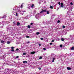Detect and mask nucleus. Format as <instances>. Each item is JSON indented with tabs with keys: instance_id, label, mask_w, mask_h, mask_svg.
<instances>
[{
	"instance_id": "1",
	"label": "nucleus",
	"mask_w": 74,
	"mask_h": 74,
	"mask_svg": "<svg viewBox=\"0 0 74 74\" xmlns=\"http://www.w3.org/2000/svg\"><path fill=\"white\" fill-rule=\"evenodd\" d=\"M47 12V14H49V11H48V10H42L40 12V14H41V13H42V12Z\"/></svg>"
},
{
	"instance_id": "2",
	"label": "nucleus",
	"mask_w": 74,
	"mask_h": 74,
	"mask_svg": "<svg viewBox=\"0 0 74 74\" xmlns=\"http://www.w3.org/2000/svg\"><path fill=\"white\" fill-rule=\"evenodd\" d=\"M38 14H37L35 16V18H36L37 19H40V18L39 17Z\"/></svg>"
},
{
	"instance_id": "3",
	"label": "nucleus",
	"mask_w": 74,
	"mask_h": 74,
	"mask_svg": "<svg viewBox=\"0 0 74 74\" xmlns=\"http://www.w3.org/2000/svg\"><path fill=\"white\" fill-rule=\"evenodd\" d=\"M6 22L5 21H3L2 22V25L4 26L5 25H6V23H5Z\"/></svg>"
},
{
	"instance_id": "4",
	"label": "nucleus",
	"mask_w": 74,
	"mask_h": 74,
	"mask_svg": "<svg viewBox=\"0 0 74 74\" xmlns=\"http://www.w3.org/2000/svg\"><path fill=\"white\" fill-rule=\"evenodd\" d=\"M16 11H17V12H21V11H22V10H20V9H19L18 10V9H16Z\"/></svg>"
},
{
	"instance_id": "5",
	"label": "nucleus",
	"mask_w": 74,
	"mask_h": 74,
	"mask_svg": "<svg viewBox=\"0 0 74 74\" xmlns=\"http://www.w3.org/2000/svg\"><path fill=\"white\" fill-rule=\"evenodd\" d=\"M52 57H53V58H54V57L55 56H56V55H55V54L53 53L52 54Z\"/></svg>"
},
{
	"instance_id": "6",
	"label": "nucleus",
	"mask_w": 74,
	"mask_h": 74,
	"mask_svg": "<svg viewBox=\"0 0 74 74\" xmlns=\"http://www.w3.org/2000/svg\"><path fill=\"white\" fill-rule=\"evenodd\" d=\"M1 43H2L3 44H4V42H5V41H3L2 40H1Z\"/></svg>"
},
{
	"instance_id": "7",
	"label": "nucleus",
	"mask_w": 74,
	"mask_h": 74,
	"mask_svg": "<svg viewBox=\"0 0 74 74\" xmlns=\"http://www.w3.org/2000/svg\"><path fill=\"white\" fill-rule=\"evenodd\" d=\"M67 69L68 70H70L71 69V68L70 67H67Z\"/></svg>"
},
{
	"instance_id": "8",
	"label": "nucleus",
	"mask_w": 74,
	"mask_h": 74,
	"mask_svg": "<svg viewBox=\"0 0 74 74\" xmlns=\"http://www.w3.org/2000/svg\"><path fill=\"white\" fill-rule=\"evenodd\" d=\"M61 7H63V3H61Z\"/></svg>"
},
{
	"instance_id": "9",
	"label": "nucleus",
	"mask_w": 74,
	"mask_h": 74,
	"mask_svg": "<svg viewBox=\"0 0 74 74\" xmlns=\"http://www.w3.org/2000/svg\"><path fill=\"white\" fill-rule=\"evenodd\" d=\"M17 26H19L20 25V23L19 22H18L17 23Z\"/></svg>"
},
{
	"instance_id": "10",
	"label": "nucleus",
	"mask_w": 74,
	"mask_h": 74,
	"mask_svg": "<svg viewBox=\"0 0 74 74\" xmlns=\"http://www.w3.org/2000/svg\"><path fill=\"white\" fill-rule=\"evenodd\" d=\"M55 59H56V58H53V60L52 61V62H54V60H55Z\"/></svg>"
},
{
	"instance_id": "11",
	"label": "nucleus",
	"mask_w": 74,
	"mask_h": 74,
	"mask_svg": "<svg viewBox=\"0 0 74 74\" xmlns=\"http://www.w3.org/2000/svg\"><path fill=\"white\" fill-rule=\"evenodd\" d=\"M35 52H32L31 53V54L33 55V54H34Z\"/></svg>"
},
{
	"instance_id": "12",
	"label": "nucleus",
	"mask_w": 74,
	"mask_h": 74,
	"mask_svg": "<svg viewBox=\"0 0 74 74\" xmlns=\"http://www.w3.org/2000/svg\"><path fill=\"white\" fill-rule=\"evenodd\" d=\"M6 15L4 16L3 17H2V18H5V17H6Z\"/></svg>"
},
{
	"instance_id": "13",
	"label": "nucleus",
	"mask_w": 74,
	"mask_h": 74,
	"mask_svg": "<svg viewBox=\"0 0 74 74\" xmlns=\"http://www.w3.org/2000/svg\"><path fill=\"white\" fill-rule=\"evenodd\" d=\"M27 27L29 29H30V27H30V25H29L27 26Z\"/></svg>"
},
{
	"instance_id": "14",
	"label": "nucleus",
	"mask_w": 74,
	"mask_h": 74,
	"mask_svg": "<svg viewBox=\"0 0 74 74\" xmlns=\"http://www.w3.org/2000/svg\"><path fill=\"white\" fill-rule=\"evenodd\" d=\"M40 34V33L39 32L36 33V34H37V35H38V34Z\"/></svg>"
},
{
	"instance_id": "15",
	"label": "nucleus",
	"mask_w": 74,
	"mask_h": 74,
	"mask_svg": "<svg viewBox=\"0 0 74 74\" xmlns=\"http://www.w3.org/2000/svg\"><path fill=\"white\" fill-rule=\"evenodd\" d=\"M61 40L62 41H64V39L63 38H61Z\"/></svg>"
},
{
	"instance_id": "16",
	"label": "nucleus",
	"mask_w": 74,
	"mask_h": 74,
	"mask_svg": "<svg viewBox=\"0 0 74 74\" xmlns=\"http://www.w3.org/2000/svg\"><path fill=\"white\" fill-rule=\"evenodd\" d=\"M23 63H27V62L26 61H23Z\"/></svg>"
},
{
	"instance_id": "17",
	"label": "nucleus",
	"mask_w": 74,
	"mask_h": 74,
	"mask_svg": "<svg viewBox=\"0 0 74 74\" xmlns=\"http://www.w3.org/2000/svg\"><path fill=\"white\" fill-rule=\"evenodd\" d=\"M74 47H72L71 48V50H73V49H74Z\"/></svg>"
},
{
	"instance_id": "18",
	"label": "nucleus",
	"mask_w": 74,
	"mask_h": 74,
	"mask_svg": "<svg viewBox=\"0 0 74 74\" xmlns=\"http://www.w3.org/2000/svg\"><path fill=\"white\" fill-rule=\"evenodd\" d=\"M5 57H6V56H4V55L3 56H2V58H5Z\"/></svg>"
},
{
	"instance_id": "19",
	"label": "nucleus",
	"mask_w": 74,
	"mask_h": 74,
	"mask_svg": "<svg viewBox=\"0 0 74 74\" xmlns=\"http://www.w3.org/2000/svg\"><path fill=\"white\" fill-rule=\"evenodd\" d=\"M60 21L58 20V22H57L58 23H60Z\"/></svg>"
},
{
	"instance_id": "20",
	"label": "nucleus",
	"mask_w": 74,
	"mask_h": 74,
	"mask_svg": "<svg viewBox=\"0 0 74 74\" xmlns=\"http://www.w3.org/2000/svg\"><path fill=\"white\" fill-rule=\"evenodd\" d=\"M29 43H30V41H28L27 42H26V44H29Z\"/></svg>"
},
{
	"instance_id": "21",
	"label": "nucleus",
	"mask_w": 74,
	"mask_h": 74,
	"mask_svg": "<svg viewBox=\"0 0 74 74\" xmlns=\"http://www.w3.org/2000/svg\"><path fill=\"white\" fill-rule=\"evenodd\" d=\"M23 3H22V5H21V8H22L23 7Z\"/></svg>"
},
{
	"instance_id": "22",
	"label": "nucleus",
	"mask_w": 74,
	"mask_h": 74,
	"mask_svg": "<svg viewBox=\"0 0 74 74\" xmlns=\"http://www.w3.org/2000/svg\"><path fill=\"white\" fill-rule=\"evenodd\" d=\"M33 7H34V4H33L31 6V7H32V8H33Z\"/></svg>"
},
{
	"instance_id": "23",
	"label": "nucleus",
	"mask_w": 74,
	"mask_h": 74,
	"mask_svg": "<svg viewBox=\"0 0 74 74\" xmlns=\"http://www.w3.org/2000/svg\"><path fill=\"white\" fill-rule=\"evenodd\" d=\"M7 44H10V42L9 41H8L7 42Z\"/></svg>"
},
{
	"instance_id": "24",
	"label": "nucleus",
	"mask_w": 74,
	"mask_h": 74,
	"mask_svg": "<svg viewBox=\"0 0 74 74\" xmlns=\"http://www.w3.org/2000/svg\"><path fill=\"white\" fill-rule=\"evenodd\" d=\"M42 59V57L40 56L39 58V59Z\"/></svg>"
},
{
	"instance_id": "25",
	"label": "nucleus",
	"mask_w": 74,
	"mask_h": 74,
	"mask_svg": "<svg viewBox=\"0 0 74 74\" xmlns=\"http://www.w3.org/2000/svg\"><path fill=\"white\" fill-rule=\"evenodd\" d=\"M33 25V23H30V25H31V26H32Z\"/></svg>"
},
{
	"instance_id": "26",
	"label": "nucleus",
	"mask_w": 74,
	"mask_h": 74,
	"mask_svg": "<svg viewBox=\"0 0 74 74\" xmlns=\"http://www.w3.org/2000/svg\"><path fill=\"white\" fill-rule=\"evenodd\" d=\"M62 46H63L62 45H60V47L61 48H62Z\"/></svg>"
},
{
	"instance_id": "27",
	"label": "nucleus",
	"mask_w": 74,
	"mask_h": 74,
	"mask_svg": "<svg viewBox=\"0 0 74 74\" xmlns=\"http://www.w3.org/2000/svg\"><path fill=\"white\" fill-rule=\"evenodd\" d=\"M70 4L71 5H73V3L72 2Z\"/></svg>"
},
{
	"instance_id": "28",
	"label": "nucleus",
	"mask_w": 74,
	"mask_h": 74,
	"mask_svg": "<svg viewBox=\"0 0 74 74\" xmlns=\"http://www.w3.org/2000/svg\"><path fill=\"white\" fill-rule=\"evenodd\" d=\"M50 8H53V6H50Z\"/></svg>"
},
{
	"instance_id": "29",
	"label": "nucleus",
	"mask_w": 74,
	"mask_h": 74,
	"mask_svg": "<svg viewBox=\"0 0 74 74\" xmlns=\"http://www.w3.org/2000/svg\"><path fill=\"white\" fill-rule=\"evenodd\" d=\"M65 27L63 25L62 27L64 29V28H65Z\"/></svg>"
},
{
	"instance_id": "30",
	"label": "nucleus",
	"mask_w": 74,
	"mask_h": 74,
	"mask_svg": "<svg viewBox=\"0 0 74 74\" xmlns=\"http://www.w3.org/2000/svg\"><path fill=\"white\" fill-rule=\"evenodd\" d=\"M14 51V49H11V51Z\"/></svg>"
},
{
	"instance_id": "31",
	"label": "nucleus",
	"mask_w": 74,
	"mask_h": 74,
	"mask_svg": "<svg viewBox=\"0 0 74 74\" xmlns=\"http://www.w3.org/2000/svg\"><path fill=\"white\" fill-rule=\"evenodd\" d=\"M15 21H14L13 22V24H14V25H15Z\"/></svg>"
},
{
	"instance_id": "32",
	"label": "nucleus",
	"mask_w": 74,
	"mask_h": 74,
	"mask_svg": "<svg viewBox=\"0 0 74 74\" xmlns=\"http://www.w3.org/2000/svg\"><path fill=\"white\" fill-rule=\"evenodd\" d=\"M23 54L24 55H26V53H23Z\"/></svg>"
},
{
	"instance_id": "33",
	"label": "nucleus",
	"mask_w": 74,
	"mask_h": 74,
	"mask_svg": "<svg viewBox=\"0 0 74 74\" xmlns=\"http://www.w3.org/2000/svg\"><path fill=\"white\" fill-rule=\"evenodd\" d=\"M26 38H29V36H26Z\"/></svg>"
},
{
	"instance_id": "34",
	"label": "nucleus",
	"mask_w": 74,
	"mask_h": 74,
	"mask_svg": "<svg viewBox=\"0 0 74 74\" xmlns=\"http://www.w3.org/2000/svg\"><path fill=\"white\" fill-rule=\"evenodd\" d=\"M40 40H43L44 39H43V38H40Z\"/></svg>"
},
{
	"instance_id": "35",
	"label": "nucleus",
	"mask_w": 74,
	"mask_h": 74,
	"mask_svg": "<svg viewBox=\"0 0 74 74\" xmlns=\"http://www.w3.org/2000/svg\"><path fill=\"white\" fill-rule=\"evenodd\" d=\"M38 69L39 70H41V68L40 67L38 68Z\"/></svg>"
},
{
	"instance_id": "36",
	"label": "nucleus",
	"mask_w": 74,
	"mask_h": 74,
	"mask_svg": "<svg viewBox=\"0 0 74 74\" xmlns=\"http://www.w3.org/2000/svg\"><path fill=\"white\" fill-rule=\"evenodd\" d=\"M59 5H60V2H58Z\"/></svg>"
},
{
	"instance_id": "37",
	"label": "nucleus",
	"mask_w": 74,
	"mask_h": 74,
	"mask_svg": "<svg viewBox=\"0 0 74 74\" xmlns=\"http://www.w3.org/2000/svg\"><path fill=\"white\" fill-rule=\"evenodd\" d=\"M11 49H14V47H11Z\"/></svg>"
},
{
	"instance_id": "38",
	"label": "nucleus",
	"mask_w": 74,
	"mask_h": 74,
	"mask_svg": "<svg viewBox=\"0 0 74 74\" xmlns=\"http://www.w3.org/2000/svg\"><path fill=\"white\" fill-rule=\"evenodd\" d=\"M19 58V56H17L16 57V59H18V58Z\"/></svg>"
},
{
	"instance_id": "39",
	"label": "nucleus",
	"mask_w": 74,
	"mask_h": 74,
	"mask_svg": "<svg viewBox=\"0 0 74 74\" xmlns=\"http://www.w3.org/2000/svg\"><path fill=\"white\" fill-rule=\"evenodd\" d=\"M16 16H18V14L17 13H16Z\"/></svg>"
},
{
	"instance_id": "40",
	"label": "nucleus",
	"mask_w": 74,
	"mask_h": 74,
	"mask_svg": "<svg viewBox=\"0 0 74 74\" xmlns=\"http://www.w3.org/2000/svg\"><path fill=\"white\" fill-rule=\"evenodd\" d=\"M51 42H54V40H52Z\"/></svg>"
},
{
	"instance_id": "41",
	"label": "nucleus",
	"mask_w": 74,
	"mask_h": 74,
	"mask_svg": "<svg viewBox=\"0 0 74 74\" xmlns=\"http://www.w3.org/2000/svg\"><path fill=\"white\" fill-rule=\"evenodd\" d=\"M18 50H19V49H16V51H18Z\"/></svg>"
},
{
	"instance_id": "42",
	"label": "nucleus",
	"mask_w": 74,
	"mask_h": 74,
	"mask_svg": "<svg viewBox=\"0 0 74 74\" xmlns=\"http://www.w3.org/2000/svg\"><path fill=\"white\" fill-rule=\"evenodd\" d=\"M52 43H50V45H52Z\"/></svg>"
},
{
	"instance_id": "43",
	"label": "nucleus",
	"mask_w": 74,
	"mask_h": 74,
	"mask_svg": "<svg viewBox=\"0 0 74 74\" xmlns=\"http://www.w3.org/2000/svg\"><path fill=\"white\" fill-rule=\"evenodd\" d=\"M43 50H46V49L45 48H43Z\"/></svg>"
},
{
	"instance_id": "44",
	"label": "nucleus",
	"mask_w": 74,
	"mask_h": 74,
	"mask_svg": "<svg viewBox=\"0 0 74 74\" xmlns=\"http://www.w3.org/2000/svg\"><path fill=\"white\" fill-rule=\"evenodd\" d=\"M1 36H2V35H1V34L0 35V38L1 37Z\"/></svg>"
},
{
	"instance_id": "45",
	"label": "nucleus",
	"mask_w": 74,
	"mask_h": 74,
	"mask_svg": "<svg viewBox=\"0 0 74 74\" xmlns=\"http://www.w3.org/2000/svg\"><path fill=\"white\" fill-rule=\"evenodd\" d=\"M38 45H39V46H41V44H39Z\"/></svg>"
},
{
	"instance_id": "46",
	"label": "nucleus",
	"mask_w": 74,
	"mask_h": 74,
	"mask_svg": "<svg viewBox=\"0 0 74 74\" xmlns=\"http://www.w3.org/2000/svg\"><path fill=\"white\" fill-rule=\"evenodd\" d=\"M3 26H2V27H0V28H3Z\"/></svg>"
},
{
	"instance_id": "47",
	"label": "nucleus",
	"mask_w": 74,
	"mask_h": 74,
	"mask_svg": "<svg viewBox=\"0 0 74 74\" xmlns=\"http://www.w3.org/2000/svg\"><path fill=\"white\" fill-rule=\"evenodd\" d=\"M34 13H36V12L35 11H34Z\"/></svg>"
},
{
	"instance_id": "48",
	"label": "nucleus",
	"mask_w": 74,
	"mask_h": 74,
	"mask_svg": "<svg viewBox=\"0 0 74 74\" xmlns=\"http://www.w3.org/2000/svg\"><path fill=\"white\" fill-rule=\"evenodd\" d=\"M39 4H41V2H39Z\"/></svg>"
},
{
	"instance_id": "49",
	"label": "nucleus",
	"mask_w": 74,
	"mask_h": 74,
	"mask_svg": "<svg viewBox=\"0 0 74 74\" xmlns=\"http://www.w3.org/2000/svg\"><path fill=\"white\" fill-rule=\"evenodd\" d=\"M23 12H25V11H23Z\"/></svg>"
},
{
	"instance_id": "50",
	"label": "nucleus",
	"mask_w": 74,
	"mask_h": 74,
	"mask_svg": "<svg viewBox=\"0 0 74 74\" xmlns=\"http://www.w3.org/2000/svg\"><path fill=\"white\" fill-rule=\"evenodd\" d=\"M0 33H2V32H1L0 31Z\"/></svg>"
},
{
	"instance_id": "51",
	"label": "nucleus",
	"mask_w": 74,
	"mask_h": 74,
	"mask_svg": "<svg viewBox=\"0 0 74 74\" xmlns=\"http://www.w3.org/2000/svg\"><path fill=\"white\" fill-rule=\"evenodd\" d=\"M28 16H27V17H28Z\"/></svg>"
},
{
	"instance_id": "52",
	"label": "nucleus",
	"mask_w": 74,
	"mask_h": 74,
	"mask_svg": "<svg viewBox=\"0 0 74 74\" xmlns=\"http://www.w3.org/2000/svg\"><path fill=\"white\" fill-rule=\"evenodd\" d=\"M13 10H15V9H13Z\"/></svg>"
},
{
	"instance_id": "53",
	"label": "nucleus",
	"mask_w": 74,
	"mask_h": 74,
	"mask_svg": "<svg viewBox=\"0 0 74 74\" xmlns=\"http://www.w3.org/2000/svg\"><path fill=\"white\" fill-rule=\"evenodd\" d=\"M23 15V14H22V15Z\"/></svg>"
},
{
	"instance_id": "54",
	"label": "nucleus",
	"mask_w": 74,
	"mask_h": 74,
	"mask_svg": "<svg viewBox=\"0 0 74 74\" xmlns=\"http://www.w3.org/2000/svg\"><path fill=\"white\" fill-rule=\"evenodd\" d=\"M40 0V1H41V0Z\"/></svg>"
}]
</instances>
